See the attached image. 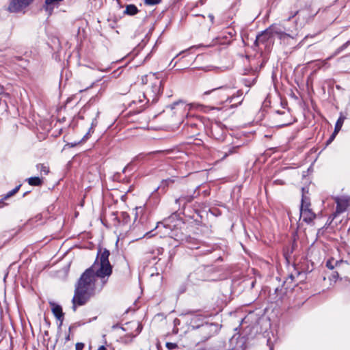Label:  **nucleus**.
<instances>
[{
	"mask_svg": "<svg viewBox=\"0 0 350 350\" xmlns=\"http://www.w3.org/2000/svg\"><path fill=\"white\" fill-rule=\"evenodd\" d=\"M218 129V126L217 125H215V126H212V132H214L216 129ZM213 135H214V133H213Z\"/></svg>",
	"mask_w": 350,
	"mask_h": 350,
	"instance_id": "36",
	"label": "nucleus"
},
{
	"mask_svg": "<svg viewBox=\"0 0 350 350\" xmlns=\"http://www.w3.org/2000/svg\"><path fill=\"white\" fill-rule=\"evenodd\" d=\"M50 305L54 316L57 318V320L60 321L61 325L64 319V313L62 312L61 306L53 302H50Z\"/></svg>",
	"mask_w": 350,
	"mask_h": 350,
	"instance_id": "12",
	"label": "nucleus"
},
{
	"mask_svg": "<svg viewBox=\"0 0 350 350\" xmlns=\"http://www.w3.org/2000/svg\"><path fill=\"white\" fill-rule=\"evenodd\" d=\"M64 0H45L44 1V9L46 12L51 13L54 5L58 4L59 3L63 1Z\"/></svg>",
	"mask_w": 350,
	"mask_h": 350,
	"instance_id": "15",
	"label": "nucleus"
},
{
	"mask_svg": "<svg viewBox=\"0 0 350 350\" xmlns=\"http://www.w3.org/2000/svg\"><path fill=\"white\" fill-rule=\"evenodd\" d=\"M120 218L122 219V222L123 224H128L129 219H130V216L129 215L126 213V212H122L121 213V215H120Z\"/></svg>",
	"mask_w": 350,
	"mask_h": 350,
	"instance_id": "25",
	"label": "nucleus"
},
{
	"mask_svg": "<svg viewBox=\"0 0 350 350\" xmlns=\"http://www.w3.org/2000/svg\"><path fill=\"white\" fill-rule=\"evenodd\" d=\"M161 0H145L144 2L147 5H156L161 2Z\"/></svg>",
	"mask_w": 350,
	"mask_h": 350,
	"instance_id": "29",
	"label": "nucleus"
},
{
	"mask_svg": "<svg viewBox=\"0 0 350 350\" xmlns=\"http://www.w3.org/2000/svg\"><path fill=\"white\" fill-rule=\"evenodd\" d=\"M110 252L107 249H100L94 264L81 275L75 284L72 298V309L85 305L88 300L100 293L107 283L112 273V266L109 260Z\"/></svg>",
	"mask_w": 350,
	"mask_h": 350,
	"instance_id": "1",
	"label": "nucleus"
},
{
	"mask_svg": "<svg viewBox=\"0 0 350 350\" xmlns=\"http://www.w3.org/2000/svg\"><path fill=\"white\" fill-rule=\"evenodd\" d=\"M241 100L239 101L238 104H241Z\"/></svg>",
	"mask_w": 350,
	"mask_h": 350,
	"instance_id": "47",
	"label": "nucleus"
},
{
	"mask_svg": "<svg viewBox=\"0 0 350 350\" xmlns=\"http://www.w3.org/2000/svg\"><path fill=\"white\" fill-rule=\"evenodd\" d=\"M345 118H346L342 113H340V116L339 118L338 119V120L336 121V124H335V128H334L335 133H338L340 131Z\"/></svg>",
	"mask_w": 350,
	"mask_h": 350,
	"instance_id": "20",
	"label": "nucleus"
},
{
	"mask_svg": "<svg viewBox=\"0 0 350 350\" xmlns=\"http://www.w3.org/2000/svg\"><path fill=\"white\" fill-rule=\"evenodd\" d=\"M202 334H204L205 340H207L218 332V325L216 323H205L200 327Z\"/></svg>",
	"mask_w": 350,
	"mask_h": 350,
	"instance_id": "10",
	"label": "nucleus"
},
{
	"mask_svg": "<svg viewBox=\"0 0 350 350\" xmlns=\"http://www.w3.org/2000/svg\"><path fill=\"white\" fill-rule=\"evenodd\" d=\"M267 32L271 37L277 36L280 40H284L286 38H290V35L284 32V28L278 25H273L267 29Z\"/></svg>",
	"mask_w": 350,
	"mask_h": 350,
	"instance_id": "9",
	"label": "nucleus"
},
{
	"mask_svg": "<svg viewBox=\"0 0 350 350\" xmlns=\"http://www.w3.org/2000/svg\"><path fill=\"white\" fill-rule=\"evenodd\" d=\"M332 276L333 279L336 280L339 276L338 271H336V272L333 273Z\"/></svg>",
	"mask_w": 350,
	"mask_h": 350,
	"instance_id": "32",
	"label": "nucleus"
},
{
	"mask_svg": "<svg viewBox=\"0 0 350 350\" xmlns=\"http://www.w3.org/2000/svg\"><path fill=\"white\" fill-rule=\"evenodd\" d=\"M165 347L166 348L168 349V350H173L176 348L178 347V345L176 343H174V342H166L165 344Z\"/></svg>",
	"mask_w": 350,
	"mask_h": 350,
	"instance_id": "28",
	"label": "nucleus"
},
{
	"mask_svg": "<svg viewBox=\"0 0 350 350\" xmlns=\"http://www.w3.org/2000/svg\"><path fill=\"white\" fill-rule=\"evenodd\" d=\"M164 151L163 150H157V151H154V152H150L148 153V154H156V153H161V152H163Z\"/></svg>",
	"mask_w": 350,
	"mask_h": 350,
	"instance_id": "35",
	"label": "nucleus"
},
{
	"mask_svg": "<svg viewBox=\"0 0 350 350\" xmlns=\"http://www.w3.org/2000/svg\"><path fill=\"white\" fill-rule=\"evenodd\" d=\"M336 204V211L334 213V217L340 215L347 211L349 204L350 198L346 196L336 197L334 199Z\"/></svg>",
	"mask_w": 350,
	"mask_h": 350,
	"instance_id": "8",
	"label": "nucleus"
},
{
	"mask_svg": "<svg viewBox=\"0 0 350 350\" xmlns=\"http://www.w3.org/2000/svg\"><path fill=\"white\" fill-rule=\"evenodd\" d=\"M191 126H196V123H194V124H192V123H191Z\"/></svg>",
	"mask_w": 350,
	"mask_h": 350,
	"instance_id": "46",
	"label": "nucleus"
},
{
	"mask_svg": "<svg viewBox=\"0 0 350 350\" xmlns=\"http://www.w3.org/2000/svg\"><path fill=\"white\" fill-rule=\"evenodd\" d=\"M75 145H76V144H70V146H71V147H74Z\"/></svg>",
	"mask_w": 350,
	"mask_h": 350,
	"instance_id": "43",
	"label": "nucleus"
},
{
	"mask_svg": "<svg viewBox=\"0 0 350 350\" xmlns=\"http://www.w3.org/2000/svg\"><path fill=\"white\" fill-rule=\"evenodd\" d=\"M159 233L173 238L180 243H183L185 241L188 243L187 247L190 249L199 250L200 248V247L190 246L189 243L192 240L191 237H186L182 232H179L178 229H172L171 226L165 225L162 222H158L156 228L154 230L147 232L144 237L150 238Z\"/></svg>",
	"mask_w": 350,
	"mask_h": 350,
	"instance_id": "3",
	"label": "nucleus"
},
{
	"mask_svg": "<svg viewBox=\"0 0 350 350\" xmlns=\"http://www.w3.org/2000/svg\"><path fill=\"white\" fill-rule=\"evenodd\" d=\"M337 134L338 133H335L334 131L333 133L332 134V135L330 136L329 139L327 140V144H329L331 142H332Z\"/></svg>",
	"mask_w": 350,
	"mask_h": 350,
	"instance_id": "31",
	"label": "nucleus"
},
{
	"mask_svg": "<svg viewBox=\"0 0 350 350\" xmlns=\"http://www.w3.org/2000/svg\"><path fill=\"white\" fill-rule=\"evenodd\" d=\"M33 0H10L8 10L12 13H17L29 6Z\"/></svg>",
	"mask_w": 350,
	"mask_h": 350,
	"instance_id": "5",
	"label": "nucleus"
},
{
	"mask_svg": "<svg viewBox=\"0 0 350 350\" xmlns=\"http://www.w3.org/2000/svg\"><path fill=\"white\" fill-rule=\"evenodd\" d=\"M37 169L40 170L41 172H44L45 175L49 172V168L43 164L37 165Z\"/></svg>",
	"mask_w": 350,
	"mask_h": 350,
	"instance_id": "27",
	"label": "nucleus"
},
{
	"mask_svg": "<svg viewBox=\"0 0 350 350\" xmlns=\"http://www.w3.org/2000/svg\"><path fill=\"white\" fill-rule=\"evenodd\" d=\"M132 324H133L135 327H136V329H135V333H130V334H128L126 335V336L124 337V338L126 339L127 337H130L131 338V340L133 338L136 337L141 332H142V326L140 323H131Z\"/></svg>",
	"mask_w": 350,
	"mask_h": 350,
	"instance_id": "19",
	"label": "nucleus"
},
{
	"mask_svg": "<svg viewBox=\"0 0 350 350\" xmlns=\"http://www.w3.org/2000/svg\"><path fill=\"white\" fill-rule=\"evenodd\" d=\"M316 217V215L310 209L300 210V218L306 223L311 222Z\"/></svg>",
	"mask_w": 350,
	"mask_h": 350,
	"instance_id": "13",
	"label": "nucleus"
},
{
	"mask_svg": "<svg viewBox=\"0 0 350 350\" xmlns=\"http://www.w3.org/2000/svg\"><path fill=\"white\" fill-rule=\"evenodd\" d=\"M126 167H125L123 169L122 172H124L126 171Z\"/></svg>",
	"mask_w": 350,
	"mask_h": 350,
	"instance_id": "45",
	"label": "nucleus"
},
{
	"mask_svg": "<svg viewBox=\"0 0 350 350\" xmlns=\"http://www.w3.org/2000/svg\"><path fill=\"white\" fill-rule=\"evenodd\" d=\"M237 105H232L231 107H237Z\"/></svg>",
	"mask_w": 350,
	"mask_h": 350,
	"instance_id": "44",
	"label": "nucleus"
},
{
	"mask_svg": "<svg viewBox=\"0 0 350 350\" xmlns=\"http://www.w3.org/2000/svg\"><path fill=\"white\" fill-rule=\"evenodd\" d=\"M84 347L83 343L78 342L76 344V350H82Z\"/></svg>",
	"mask_w": 350,
	"mask_h": 350,
	"instance_id": "30",
	"label": "nucleus"
},
{
	"mask_svg": "<svg viewBox=\"0 0 350 350\" xmlns=\"http://www.w3.org/2000/svg\"><path fill=\"white\" fill-rule=\"evenodd\" d=\"M270 38H271V36L269 34V32H267V29L261 33V34L258 35L256 37V43L259 42H265L267 40H268Z\"/></svg>",
	"mask_w": 350,
	"mask_h": 350,
	"instance_id": "16",
	"label": "nucleus"
},
{
	"mask_svg": "<svg viewBox=\"0 0 350 350\" xmlns=\"http://www.w3.org/2000/svg\"><path fill=\"white\" fill-rule=\"evenodd\" d=\"M350 266V262L347 260H336L334 258L329 259L326 262V267L332 270L336 268L339 271L342 272L348 269Z\"/></svg>",
	"mask_w": 350,
	"mask_h": 350,
	"instance_id": "7",
	"label": "nucleus"
},
{
	"mask_svg": "<svg viewBox=\"0 0 350 350\" xmlns=\"http://www.w3.org/2000/svg\"><path fill=\"white\" fill-rule=\"evenodd\" d=\"M194 197L190 194H183L178 198L176 200V203L178 204L179 206L185 208L187 203L191 202L193 200Z\"/></svg>",
	"mask_w": 350,
	"mask_h": 350,
	"instance_id": "14",
	"label": "nucleus"
},
{
	"mask_svg": "<svg viewBox=\"0 0 350 350\" xmlns=\"http://www.w3.org/2000/svg\"><path fill=\"white\" fill-rule=\"evenodd\" d=\"M142 83L144 85L142 98L139 97L138 100H133L134 103L145 104L155 103L163 92V80L160 79L156 73H150L142 77Z\"/></svg>",
	"mask_w": 350,
	"mask_h": 350,
	"instance_id": "2",
	"label": "nucleus"
},
{
	"mask_svg": "<svg viewBox=\"0 0 350 350\" xmlns=\"http://www.w3.org/2000/svg\"><path fill=\"white\" fill-rule=\"evenodd\" d=\"M304 191H305V189L304 188H302V198H301V206H300V210H304V209H310V201H309V199L307 198L305 195H304Z\"/></svg>",
	"mask_w": 350,
	"mask_h": 350,
	"instance_id": "18",
	"label": "nucleus"
},
{
	"mask_svg": "<svg viewBox=\"0 0 350 350\" xmlns=\"http://www.w3.org/2000/svg\"><path fill=\"white\" fill-rule=\"evenodd\" d=\"M198 46H193L189 49H196V48H198Z\"/></svg>",
	"mask_w": 350,
	"mask_h": 350,
	"instance_id": "41",
	"label": "nucleus"
},
{
	"mask_svg": "<svg viewBox=\"0 0 350 350\" xmlns=\"http://www.w3.org/2000/svg\"><path fill=\"white\" fill-rule=\"evenodd\" d=\"M297 12H298L296 11L292 16H289L288 21H290L291 18L294 17L297 14Z\"/></svg>",
	"mask_w": 350,
	"mask_h": 350,
	"instance_id": "39",
	"label": "nucleus"
},
{
	"mask_svg": "<svg viewBox=\"0 0 350 350\" xmlns=\"http://www.w3.org/2000/svg\"><path fill=\"white\" fill-rule=\"evenodd\" d=\"M232 88L229 85H224L206 91L203 93L204 100L213 102L215 104L222 105L224 103H231L235 96L231 95Z\"/></svg>",
	"mask_w": 350,
	"mask_h": 350,
	"instance_id": "4",
	"label": "nucleus"
},
{
	"mask_svg": "<svg viewBox=\"0 0 350 350\" xmlns=\"http://www.w3.org/2000/svg\"><path fill=\"white\" fill-rule=\"evenodd\" d=\"M208 18H210V21L213 23L214 21V16L211 14H208Z\"/></svg>",
	"mask_w": 350,
	"mask_h": 350,
	"instance_id": "34",
	"label": "nucleus"
},
{
	"mask_svg": "<svg viewBox=\"0 0 350 350\" xmlns=\"http://www.w3.org/2000/svg\"><path fill=\"white\" fill-rule=\"evenodd\" d=\"M98 350H107L105 346H100L98 347Z\"/></svg>",
	"mask_w": 350,
	"mask_h": 350,
	"instance_id": "38",
	"label": "nucleus"
},
{
	"mask_svg": "<svg viewBox=\"0 0 350 350\" xmlns=\"http://www.w3.org/2000/svg\"><path fill=\"white\" fill-rule=\"evenodd\" d=\"M28 183L33 186H39L42 184V180L37 176L31 177L28 179Z\"/></svg>",
	"mask_w": 350,
	"mask_h": 350,
	"instance_id": "23",
	"label": "nucleus"
},
{
	"mask_svg": "<svg viewBox=\"0 0 350 350\" xmlns=\"http://www.w3.org/2000/svg\"><path fill=\"white\" fill-rule=\"evenodd\" d=\"M237 93L239 94V96H240L242 94V93L241 92V91H237Z\"/></svg>",
	"mask_w": 350,
	"mask_h": 350,
	"instance_id": "42",
	"label": "nucleus"
},
{
	"mask_svg": "<svg viewBox=\"0 0 350 350\" xmlns=\"http://www.w3.org/2000/svg\"><path fill=\"white\" fill-rule=\"evenodd\" d=\"M98 124V122H97V120H96V118H95L92 122V124H91V127L90 128L89 131H88V133L83 136L82 140L83 141H85L87 140L88 138H89V136L90 135L91 133H94V127L96 126Z\"/></svg>",
	"mask_w": 350,
	"mask_h": 350,
	"instance_id": "22",
	"label": "nucleus"
},
{
	"mask_svg": "<svg viewBox=\"0 0 350 350\" xmlns=\"http://www.w3.org/2000/svg\"><path fill=\"white\" fill-rule=\"evenodd\" d=\"M275 183L277 184H282V181L280 180H275Z\"/></svg>",
	"mask_w": 350,
	"mask_h": 350,
	"instance_id": "40",
	"label": "nucleus"
},
{
	"mask_svg": "<svg viewBox=\"0 0 350 350\" xmlns=\"http://www.w3.org/2000/svg\"><path fill=\"white\" fill-rule=\"evenodd\" d=\"M139 10L137 6L134 4H129L126 6V9L124 10V14L130 16H133L137 14Z\"/></svg>",
	"mask_w": 350,
	"mask_h": 350,
	"instance_id": "17",
	"label": "nucleus"
},
{
	"mask_svg": "<svg viewBox=\"0 0 350 350\" xmlns=\"http://www.w3.org/2000/svg\"><path fill=\"white\" fill-rule=\"evenodd\" d=\"M348 45V42H346L345 44H344L342 46H341L340 47H339L336 51L335 53L331 55L330 57H329L328 58H327L326 60H329V59H331L334 56L339 54L344 49H345Z\"/></svg>",
	"mask_w": 350,
	"mask_h": 350,
	"instance_id": "26",
	"label": "nucleus"
},
{
	"mask_svg": "<svg viewBox=\"0 0 350 350\" xmlns=\"http://www.w3.org/2000/svg\"><path fill=\"white\" fill-rule=\"evenodd\" d=\"M209 252H210V250H206V252H204V251H203V252H202V251L201 252V251H200V252H198V253H196V255H198V254H208Z\"/></svg>",
	"mask_w": 350,
	"mask_h": 350,
	"instance_id": "33",
	"label": "nucleus"
},
{
	"mask_svg": "<svg viewBox=\"0 0 350 350\" xmlns=\"http://www.w3.org/2000/svg\"><path fill=\"white\" fill-rule=\"evenodd\" d=\"M138 210H139V208H135V221L136 220V219H137V214H138Z\"/></svg>",
	"mask_w": 350,
	"mask_h": 350,
	"instance_id": "37",
	"label": "nucleus"
},
{
	"mask_svg": "<svg viewBox=\"0 0 350 350\" xmlns=\"http://www.w3.org/2000/svg\"><path fill=\"white\" fill-rule=\"evenodd\" d=\"M172 110L174 111V113L178 116H185L189 110V107L185 102L179 100L174 102L170 105Z\"/></svg>",
	"mask_w": 350,
	"mask_h": 350,
	"instance_id": "11",
	"label": "nucleus"
},
{
	"mask_svg": "<svg viewBox=\"0 0 350 350\" xmlns=\"http://www.w3.org/2000/svg\"><path fill=\"white\" fill-rule=\"evenodd\" d=\"M20 187H21V185H18L14 189H13L12 190L10 191L6 195H5V196L3 198L2 200H6L8 198H10V197L14 196V194H16L18 192V191L19 190Z\"/></svg>",
	"mask_w": 350,
	"mask_h": 350,
	"instance_id": "24",
	"label": "nucleus"
},
{
	"mask_svg": "<svg viewBox=\"0 0 350 350\" xmlns=\"http://www.w3.org/2000/svg\"><path fill=\"white\" fill-rule=\"evenodd\" d=\"M277 113L279 114L283 115L285 116V118H286V119L284 120V122L282 124V126L288 125L292 123L291 117V114H290L289 111H278Z\"/></svg>",
	"mask_w": 350,
	"mask_h": 350,
	"instance_id": "21",
	"label": "nucleus"
},
{
	"mask_svg": "<svg viewBox=\"0 0 350 350\" xmlns=\"http://www.w3.org/2000/svg\"><path fill=\"white\" fill-rule=\"evenodd\" d=\"M206 278L204 268L200 267L188 275L187 280L191 284H197L199 282L205 280Z\"/></svg>",
	"mask_w": 350,
	"mask_h": 350,
	"instance_id": "6",
	"label": "nucleus"
}]
</instances>
